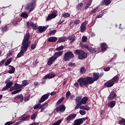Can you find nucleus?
Wrapping results in <instances>:
<instances>
[{
  "mask_svg": "<svg viewBox=\"0 0 125 125\" xmlns=\"http://www.w3.org/2000/svg\"><path fill=\"white\" fill-rule=\"evenodd\" d=\"M77 83H79L80 86L83 87L84 86H87L88 84H92L89 77L85 78L81 77L78 80Z\"/></svg>",
  "mask_w": 125,
  "mask_h": 125,
  "instance_id": "1",
  "label": "nucleus"
},
{
  "mask_svg": "<svg viewBox=\"0 0 125 125\" xmlns=\"http://www.w3.org/2000/svg\"><path fill=\"white\" fill-rule=\"evenodd\" d=\"M74 53L76 55H78V58L80 60H83L87 57V53L82 49H77L74 51Z\"/></svg>",
  "mask_w": 125,
  "mask_h": 125,
  "instance_id": "2",
  "label": "nucleus"
},
{
  "mask_svg": "<svg viewBox=\"0 0 125 125\" xmlns=\"http://www.w3.org/2000/svg\"><path fill=\"white\" fill-rule=\"evenodd\" d=\"M32 0V1L27 4L25 7V10H28L29 12H32L36 8V6H37V0Z\"/></svg>",
  "mask_w": 125,
  "mask_h": 125,
  "instance_id": "3",
  "label": "nucleus"
},
{
  "mask_svg": "<svg viewBox=\"0 0 125 125\" xmlns=\"http://www.w3.org/2000/svg\"><path fill=\"white\" fill-rule=\"evenodd\" d=\"M30 38L31 37L30 36V33H27L24 36L23 40L22 42V45L23 46H25V47L29 48L30 46Z\"/></svg>",
  "mask_w": 125,
  "mask_h": 125,
  "instance_id": "4",
  "label": "nucleus"
},
{
  "mask_svg": "<svg viewBox=\"0 0 125 125\" xmlns=\"http://www.w3.org/2000/svg\"><path fill=\"white\" fill-rule=\"evenodd\" d=\"M74 53L72 51H67L64 53L63 57V60L65 62L69 61L72 58H74Z\"/></svg>",
  "mask_w": 125,
  "mask_h": 125,
  "instance_id": "5",
  "label": "nucleus"
},
{
  "mask_svg": "<svg viewBox=\"0 0 125 125\" xmlns=\"http://www.w3.org/2000/svg\"><path fill=\"white\" fill-rule=\"evenodd\" d=\"M5 83H6V85L4 86V87L2 89V91H4L5 90H7L10 87L12 86L13 84V83L10 81V78H8L5 81Z\"/></svg>",
  "mask_w": 125,
  "mask_h": 125,
  "instance_id": "6",
  "label": "nucleus"
},
{
  "mask_svg": "<svg viewBox=\"0 0 125 125\" xmlns=\"http://www.w3.org/2000/svg\"><path fill=\"white\" fill-rule=\"evenodd\" d=\"M91 83L92 84L94 82H96L99 80V73L94 72L93 73V78L91 77H89Z\"/></svg>",
  "mask_w": 125,
  "mask_h": 125,
  "instance_id": "7",
  "label": "nucleus"
},
{
  "mask_svg": "<svg viewBox=\"0 0 125 125\" xmlns=\"http://www.w3.org/2000/svg\"><path fill=\"white\" fill-rule=\"evenodd\" d=\"M65 110H66V107H65V105L63 104L58 106L55 109V111H56L58 113V112H60V113H63V112H65Z\"/></svg>",
  "mask_w": 125,
  "mask_h": 125,
  "instance_id": "8",
  "label": "nucleus"
},
{
  "mask_svg": "<svg viewBox=\"0 0 125 125\" xmlns=\"http://www.w3.org/2000/svg\"><path fill=\"white\" fill-rule=\"evenodd\" d=\"M28 47H25V46H21V50L20 51V52L18 54L17 57L18 58H19L24 55V52H26L27 51V50L28 49Z\"/></svg>",
  "mask_w": 125,
  "mask_h": 125,
  "instance_id": "9",
  "label": "nucleus"
},
{
  "mask_svg": "<svg viewBox=\"0 0 125 125\" xmlns=\"http://www.w3.org/2000/svg\"><path fill=\"white\" fill-rule=\"evenodd\" d=\"M56 16H57V12L54 11L51 14L48 15L46 21H49L51 19H54Z\"/></svg>",
  "mask_w": 125,
  "mask_h": 125,
  "instance_id": "10",
  "label": "nucleus"
},
{
  "mask_svg": "<svg viewBox=\"0 0 125 125\" xmlns=\"http://www.w3.org/2000/svg\"><path fill=\"white\" fill-rule=\"evenodd\" d=\"M87 118L86 117H84V118L76 119V120H75L74 124H73V125H82V124L83 123V121H85V120H87Z\"/></svg>",
  "mask_w": 125,
  "mask_h": 125,
  "instance_id": "11",
  "label": "nucleus"
},
{
  "mask_svg": "<svg viewBox=\"0 0 125 125\" xmlns=\"http://www.w3.org/2000/svg\"><path fill=\"white\" fill-rule=\"evenodd\" d=\"M76 117H77V114L75 113L70 114L65 119L64 121L65 122H67L68 123L70 121L74 120Z\"/></svg>",
  "mask_w": 125,
  "mask_h": 125,
  "instance_id": "12",
  "label": "nucleus"
},
{
  "mask_svg": "<svg viewBox=\"0 0 125 125\" xmlns=\"http://www.w3.org/2000/svg\"><path fill=\"white\" fill-rule=\"evenodd\" d=\"M114 84H115V83H114V81L111 80H111L108 81L105 83H104V85L106 87H112V86H113V85H114Z\"/></svg>",
  "mask_w": 125,
  "mask_h": 125,
  "instance_id": "13",
  "label": "nucleus"
},
{
  "mask_svg": "<svg viewBox=\"0 0 125 125\" xmlns=\"http://www.w3.org/2000/svg\"><path fill=\"white\" fill-rule=\"evenodd\" d=\"M26 25L27 26V28H30V26H31L33 30H37V29H38V25H37V24L34 23V22H32L31 21L26 23Z\"/></svg>",
  "mask_w": 125,
  "mask_h": 125,
  "instance_id": "14",
  "label": "nucleus"
},
{
  "mask_svg": "<svg viewBox=\"0 0 125 125\" xmlns=\"http://www.w3.org/2000/svg\"><path fill=\"white\" fill-rule=\"evenodd\" d=\"M48 97H49V94H48L42 95L39 101V103H42V102H44L45 100L48 99Z\"/></svg>",
  "mask_w": 125,
  "mask_h": 125,
  "instance_id": "15",
  "label": "nucleus"
},
{
  "mask_svg": "<svg viewBox=\"0 0 125 125\" xmlns=\"http://www.w3.org/2000/svg\"><path fill=\"white\" fill-rule=\"evenodd\" d=\"M48 27L44 26H40L38 27V31L37 33H43V32L46 31V29H47Z\"/></svg>",
  "mask_w": 125,
  "mask_h": 125,
  "instance_id": "16",
  "label": "nucleus"
},
{
  "mask_svg": "<svg viewBox=\"0 0 125 125\" xmlns=\"http://www.w3.org/2000/svg\"><path fill=\"white\" fill-rule=\"evenodd\" d=\"M87 24V21H84L81 24V26H80V31L83 33V32H84L85 31V29H86V25Z\"/></svg>",
  "mask_w": 125,
  "mask_h": 125,
  "instance_id": "17",
  "label": "nucleus"
},
{
  "mask_svg": "<svg viewBox=\"0 0 125 125\" xmlns=\"http://www.w3.org/2000/svg\"><path fill=\"white\" fill-rule=\"evenodd\" d=\"M85 48H86L87 50H88V51H89V52L92 53V54L93 53H96V50L92 47H89L88 46V45H87V46H85Z\"/></svg>",
  "mask_w": 125,
  "mask_h": 125,
  "instance_id": "18",
  "label": "nucleus"
},
{
  "mask_svg": "<svg viewBox=\"0 0 125 125\" xmlns=\"http://www.w3.org/2000/svg\"><path fill=\"white\" fill-rule=\"evenodd\" d=\"M56 60V58H55L53 56L51 57H50L47 62V65L48 66H50V65H52L53 64V62L55 60Z\"/></svg>",
  "mask_w": 125,
  "mask_h": 125,
  "instance_id": "19",
  "label": "nucleus"
},
{
  "mask_svg": "<svg viewBox=\"0 0 125 125\" xmlns=\"http://www.w3.org/2000/svg\"><path fill=\"white\" fill-rule=\"evenodd\" d=\"M15 99L16 100H19V99H20V102L22 103L24 100V97L23 96V95L21 94L20 95H17L16 97H15Z\"/></svg>",
  "mask_w": 125,
  "mask_h": 125,
  "instance_id": "20",
  "label": "nucleus"
},
{
  "mask_svg": "<svg viewBox=\"0 0 125 125\" xmlns=\"http://www.w3.org/2000/svg\"><path fill=\"white\" fill-rule=\"evenodd\" d=\"M57 41V37H51L47 39V42H56Z\"/></svg>",
  "mask_w": 125,
  "mask_h": 125,
  "instance_id": "21",
  "label": "nucleus"
},
{
  "mask_svg": "<svg viewBox=\"0 0 125 125\" xmlns=\"http://www.w3.org/2000/svg\"><path fill=\"white\" fill-rule=\"evenodd\" d=\"M62 54H63V51H60L59 52H56L53 57L56 58V59H57V58H58V57H60V56H61V55H62Z\"/></svg>",
  "mask_w": 125,
  "mask_h": 125,
  "instance_id": "22",
  "label": "nucleus"
},
{
  "mask_svg": "<svg viewBox=\"0 0 125 125\" xmlns=\"http://www.w3.org/2000/svg\"><path fill=\"white\" fill-rule=\"evenodd\" d=\"M107 44L106 43H102L101 44V48L102 51H105V50H107Z\"/></svg>",
  "mask_w": 125,
  "mask_h": 125,
  "instance_id": "23",
  "label": "nucleus"
},
{
  "mask_svg": "<svg viewBox=\"0 0 125 125\" xmlns=\"http://www.w3.org/2000/svg\"><path fill=\"white\" fill-rule=\"evenodd\" d=\"M55 77V74L53 72H51V73L47 74L45 76V79H53Z\"/></svg>",
  "mask_w": 125,
  "mask_h": 125,
  "instance_id": "24",
  "label": "nucleus"
},
{
  "mask_svg": "<svg viewBox=\"0 0 125 125\" xmlns=\"http://www.w3.org/2000/svg\"><path fill=\"white\" fill-rule=\"evenodd\" d=\"M29 118H30V115L27 114H23L22 116H21V122H24V121H27V119H29Z\"/></svg>",
  "mask_w": 125,
  "mask_h": 125,
  "instance_id": "25",
  "label": "nucleus"
},
{
  "mask_svg": "<svg viewBox=\"0 0 125 125\" xmlns=\"http://www.w3.org/2000/svg\"><path fill=\"white\" fill-rule=\"evenodd\" d=\"M87 100H88V98L87 97H84L82 99L81 102V104L83 105H85L86 104V102H87Z\"/></svg>",
  "mask_w": 125,
  "mask_h": 125,
  "instance_id": "26",
  "label": "nucleus"
},
{
  "mask_svg": "<svg viewBox=\"0 0 125 125\" xmlns=\"http://www.w3.org/2000/svg\"><path fill=\"white\" fill-rule=\"evenodd\" d=\"M111 3V0H104L102 1L101 5H109Z\"/></svg>",
  "mask_w": 125,
  "mask_h": 125,
  "instance_id": "27",
  "label": "nucleus"
},
{
  "mask_svg": "<svg viewBox=\"0 0 125 125\" xmlns=\"http://www.w3.org/2000/svg\"><path fill=\"white\" fill-rule=\"evenodd\" d=\"M16 90L21 89L23 87V85L16 83L14 85Z\"/></svg>",
  "mask_w": 125,
  "mask_h": 125,
  "instance_id": "28",
  "label": "nucleus"
},
{
  "mask_svg": "<svg viewBox=\"0 0 125 125\" xmlns=\"http://www.w3.org/2000/svg\"><path fill=\"white\" fill-rule=\"evenodd\" d=\"M115 105H116V102L115 101H112L108 104V106L109 108L115 107Z\"/></svg>",
  "mask_w": 125,
  "mask_h": 125,
  "instance_id": "29",
  "label": "nucleus"
},
{
  "mask_svg": "<svg viewBox=\"0 0 125 125\" xmlns=\"http://www.w3.org/2000/svg\"><path fill=\"white\" fill-rule=\"evenodd\" d=\"M80 108L83 110H86V111H89L90 109V107L87 105H82L80 106Z\"/></svg>",
  "mask_w": 125,
  "mask_h": 125,
  "instance_id": "30",
  "label": "nucleus"
},
{
  "mask_svg": "<svg viewBox=\"0 0 125 125\" xmlns=\"http://www.w3.org/2000/svg\"><path fill=\"white\" fill-rule=\"evenodd\" d=\"M38 44V41L35 40L34 41V44H32L30 46V48L32 49H35L36 47H37V45Z\"/></svg>",
  "mask_w": 125,
  "mask_h": 125,
  "instance_id": "31",
  "label": "nucleus"
},
{
  "mask_svg": "<svg viewBox=\"0 0 125 125\" xmlns=\"http://www.w3.org/2000/svg\"><path fill=\"white\" fill-rule=\"evenodd\" d=\"M11 61H12V58L8 59L7 61L4 63L5 66H8V65L11 63Z\"/></svg>",
  "mask_w": 125,
  "mask_h": 125,
  "instance_id": "32",
  "label": "nucleus"
},
{
  "mask_svg": "<svg viewBox=\"0 0 125 125\" xmlns=\"http://www.w3.org/2000/svg\"><path fill=\"white\" fill-rule=\"evenodd\" d=\"M64 99H65V98L62 97L58 100L56 103V106H59V105H60V104H61V103L64 101Z\"/></svg>",
  "mask_w": 125,
  "mask_h": 125,
  "instance_id": "33",
  "label": "nucleus"
},
{
  "mask_svg": "<svg viewBox=\"0 0 125 125\" xmlns=\"http://www.w3.org/2000/svg\"><path fill=\"white\" fill-rule=\"evenodd\" d=\"M75 101H76V104H79V103H81L82 102V97H80V96L77 97L76 98Z\"/></svg>",
  "mask_w": 125,
  "mask_h": 125,
  "instance_id": "34",
  "label": "nucleus"
},
{
  "mask_svg": "<svg viewBox=\"0 0 125 125\" xmlns=\"http://www.w3.org/2000/svg\"><path fill=\"white\" fill-rule=\"evenodd\" d=\"M114 93H115V91H112L109 94V96L107 97V99L108 100H111L112 98H113V95H114Z\"/></svg>",
  "mask_w": 125,
  "mask_h": 125,
  "instance_id": "35",
  "label": "nucleus"
},
{
  "mask_svg": "<svg viewBox=\"0 0 125 125\" xmlns=\"http://www.w3.org/2000/svg\"><path fill=\"white\" fill-rule=\"evenodd\" d=\"M65 41H66V38L64 37H61L58 40V42L60 43L64 42H65Z\"/></svg>",
  "mask_w": 125,
  "mask_h": 125,
  "instance_id": "36",
  "label": "nucleus"
},
{
  "mask_svg": "<svg viewBox=\"0 0 125 125\" xmlns=\"http://www.w3.org/2000/svg\"><path fill=\"white\" fill-rule=\"evenodd\" d=\"M91 3H92V0H90L88 1V2L86 4L85 6V9H87V8H89V6L91 5Z\"/></svg>",
  "mask_w": 125,
  "mask_h": 125,
  "instance_id": "37",
  "label": "nucleus"
},
{
  "mask_svg": "<svg viewBox=\"0 0 125 125\" xmlns=\"http://www.w3.org/2000/svg\"><path fill=\"white\" fill-rule=\"evenodd\" d=\"M48 106V104L47 103H45L44 104H42H42H40V105L39 106V109H42L43 107H47Z\"/></svg>",
  "mask_w": 125,
  "mask_h": 125,
  "instance_id": "38",
  "label": "nucleus"
},
{
  "mask_svg": "<svg viewBox=\"0 0 125 125\" xmlns=\"http://www.w3.org/2000/svg\"><path fill=\"white\" fill-rule=\"evenodd\" d=\"M29 15L27 14V13L23 12L21 14V17L22 18H27Z\"/></svg>",
  "mask_w": 125,
  "mask_h": 125,
  "instance_id": "39",
  "label": "nucleus"
},
{
  "mask_svg": "<svg viewBox=\"0 0 125 125\" xmlns=\"http://www.w3.org/2000/svg\"><path fill=\"white\" fill-rule=\"evenodd\" d=\"M22 84H21V85H22V87L23 86H26V85H28V84H29V83H28V80H23L22 82Z\"/></svg>",
  "mask_w": 125,
  "mask_h": 125,
  "instance_id": "40",
  "label": "nucleus"
},
{
  "mask_svg": "<svg viewBox=\"0 0 125 125\" xmlns=\"http://www.w3.org/2000/svg\"><path fill=\"white\" fill-rule=\"evenodd\" d=\"M62 17H64V18H68V17H70L71 16V15L69 13H65L62 14Z\"/></svg>",
  "mask_w": 125,
  "mask_h": 125,
  "instance_id": "41",
  "label": "nucleus"
},
{
  "mask_svg": "<svg viewBox=\"0 0 125 125\" xmlns=\"http://www.w3.org/2000/svg\"><path fill=\"white\" fill-rule=\"evenodd\" d=\"M86 71V70H85V67L83 66L80 68V74H83L85 73Z\"/></svg>",
  "mask_w": 125,
  "mask_h": 125,
  "instance_id": "42",
  "label": "nucleus"
},
{
  "mask_svg": "<svg viewBox=\"0 0 125 125\" xmlns=\"http://www.w3.org/2000/svg\"><path fill=\"white\" fill-rule=\"evenodd\" d=\"M22 91V89H20L19 90H16L14 91H13L11 93V94L14 95V94H17V93H19V92H21Z\"/></svg>",
  "mask_w": 125,
  "mask_h": 125,
  "instance_id": "43",
  "label": "nucleus"
},
{
  "mask_svg": "<svg viewBox=\"0 0 125 125\" xmlns=\"http://www.w3.org/2000/svg\"><path fill=\"white\" fill-rule=\"evenodd\" d=\"M111 80L113 81V83H115V82H118L119 81V77L118 76H115L112 79H111Z\"/></svg>",
  "mask_w": 125,
  "mask_h": 125,
  "instance_id": "44",
  "label": "nucleus"
},
{
  "mask_svg": "<svg viewBox=\"0 0 125 125\" xmlns=\"http://www.w3.org/2000/svg\"><path fill=\"white\" fill-rule=\"evenodd\" d=\"M15 72V67H12L11 69L8 71L9 74H13Z\"/></svg>",
  "mask_w": 125,
  "mask_h": 125,
  "instance_id": "45",
  "label": "nucleus"
},
{
  "mask_svg": "<svg viewBox=\"0 0 125 125\" xmlns=\"http://www.w3.org/2000/svg\"><path fill=\"white\" fill-rule=\"evenodd\" d=\"M57 30H51L48 34V36H52V35H55V34L56 33Z\"/></svg>",
  "mask_w": 125,
  "mask_h": 125,
  "instance_id": "46",
  "label": "nucleus"
},
{
  "mask_svg": "<svg viewBox=\"0 0 125 125\" xmlns=\"http://www.w3.org/2000/svg\"><path fill=\"white\" fill-rule=\"evenodd\" d=\"M125 123V119L122 118L121 120L118 121V125H123Z\"/></svg>",
  "mask_w": 125,
  "mask_h": 125,
  "instance_id": "47",
  "label": "nucleus"
},
{
  "mask_svg": "<svg viewBox=\"0 0 125 125\" xmlns=\"http://www.w3.org/2000/svg\"><path fill=\"white\" fill-rule=\"evenodd\" d=\"M74 38H75V35L72 34V35L68 36L67 40H68V41H72Z\"/></svg>",
  "mask_w": 125,
  "mask_h": 125,
  "instance_id": "48",
  "label": "nucleus"
},
{
  "mask_svg": "<svg viewBox=\"0 0 125 125\" xmlns=\"http://www.w3.org/2000/svg\"><path fill=\"white\" fill-rule=\"evenodd\" d=\"M64 49L63 46H60L56 48V51H60V50H62V49Z\"/></svg>",
  "mask_w": 125,
  "mask_h": 125,
  "instance_id": "49",
  "label": "nucleus"
},
{
  "mask_svg": "<svg viewBox=\"0 0 125 125\" xmlns=\"http://www.w3.org/2000/svg\"><path fill=\"white\" fill-rule=\"evenodd\" d=\"M61 123H62V120L61 119L57 121L56 123L53 124L52 125H59L60 124H61Z\"/></svg>",
  "mask_w": 125,
  "mask_h": 125,
  "instance_id": "50",
  "label": "nucleus"
},
{
  "mask_svg": "<svg viewBox=\"0 0 125 125\" xmlns=\"http://www.w3.org/2000/svg\"><path fill=\"white\" fill-rule=\"evenodd\" d=\"M74 25H79V24L81 23V21L79 19H77L74 21Z\"/></svg>",
  "mask_w": 125,
  "mask_h": 125,
  "instance_id": "51",
  "label": "nucleus"
},
{
  "mask_svg": "<svg viewBox=\"0 0 125 125\" xmlns=\"http://www.w3.org/2000/svg\"><path fill=\"white\" fill-rule=\"evenodd\" d=\"M87 41V37H85V36H83L82 37V42H86Z\"/></svg>",
  "mask_w": 125,
  "mask_h": 125,
  "instance_id": "52",
  "label": "nucleus"
},
{
  "mask_svg": "<svg viewBox=\"0 0 125 125\" xmlns=\"http://www.w3.org/2000/svg\"><path fill=\"white\" fill-rule=\"evenodd\" d=\"M76 105L75 107V110H78V109H79V108H80V107H81L80 106H82V103H79V104H76Z\"/></svg>",
  "mask_w": 125,
  "mask_h": 125,
  "instance_id": "53",
  "label": "nucleus"
},
{
  "mask_svg": "<svg viewBox=\"0 0 125 125\" xmlns=\"http://www.w3.org/2000/svg\"><path fill=\"white\" fill-rule=\"evenodd\" d=\"M37 113H34L31 116V120H35L36 119V117H37Z\"/></svg>",
  "mask_w": 125,
  "mask_h": 125,
  "instance_id": "54",
  "label": "nucleus"
},
{
  "mask_svg": "<svg viewBox=\"0 0 125 125\" xmlns=\"http://www.w3.org/2000/svg\"><path fill=\"white\" fill-rule=\"evenodd\" d=\"M79 113L82 116H83V115H85V114H86V112H85V110H80L79 111Z\"/></svg>",
  "mask_w": 125,
  "mask_h": 125,
  "instance_id": "55",
  "label": "nucleus"
},
{
  "mask_svg": "<svg viewBox=\"0 0 125 125\" xmlns=\"http://www.w3.org/2000/svg\"><path fill=\"white\" fill-rule=\"evenodd\" d=\"M70 96H71V92H70V91H68L66 93L65 97L66 98H69V97H70Z\"/></svg>",
  "mask_w": 125,
  "mask_h": 125,
  "instance_id": "56",
  "label": "nucleus"
},
{
  "mask_svg": "<svg viewBox=\"0 0 125 125\" xmlns=\"http://www.w3.org/2000/svg\"><path fill=\"white\" fill-rule=\"evenodd\" d=\"M40 105H41L40 103L37 104L34 107V110H37V109H39V107H40Z\"/></svg>",
  "mask_w": 125,
  "mask_h": 125,
  "instance_id": "57",
  "label": "nucleus"
},
{
  "mask_svg": "<svg viewBox=\"0 0 125 125\" xmlns=\"http://www.w3.org/2000/svg\"><path fill=\"white\" fill-rule=\"evenodd\" d=\"M107 11H108V9H105L104 10L102 11L101 12V13H102V14H103V15H104V14H106V13H107Z\"/></svg>",
  "mask_w": 125,
  "mask_h": 125,
  "instance_id": "58",
  "label": "nucleus"
},
{
  "mask_svg": "<svg viewBox=\"0 0 125 125\" xmlns=\"http://www.w3.org/2000/svg\"><path fill=\"white\" fill-rule=\"evenodd\" d=\"M75 65H76V63H73L72 62H69L68 64V66L69 67H75Z\"/></svg>",
  "mask_w": 125,
  "mask_h": 125,
  "instance_id": "59",
  "label": "nucleus"
},
{
  "mask_svg": "<svg viewBox=\"0 0 125 125\" xmlns=\"http://www.w3.org/2000/svg\"><path fill=\"white\" fill-rule=\"evenodd\" d=\"M97 10H98V7H97L95 8L92 9V13H96V12H97Z\"/></svg>",
  "mask_w": 125,
  "mask_h": 125,
  "instance_id": "60",
  "label": "nucleus"
},
{
  "mask_svg": "<svg viewBox=\"0 0 125 125\" xmlns=\"http://www.w3.org/2000/svg\"><path fill=\"white\" fill-rule=\"evenodd\" d=\"M9 91H13V90H16V89H15V86H11L9 88Z\"/></svg>",
  "mask_w": 125,
  "mask_h": 125,
  "instance_id": "61",
  "label": "nucleus"
},
{
  "mask_svg": "<svg viewBox=\"0 0 125 125\" xmlns=\"http://www.w3.org/2000/svg\"><path fill=\"white\" fill-rule=\"evenodd\" d=\"M104 70L105 72H108V71H110V67H105L104 68Z\"/></svg>",
  "mask_w": 125,
  "mask_h": 125,
  "instance_id": "62",
  "label": "nucleus"
},
{
  "mask_svg": "<svg viewBox=\"0 0 125 125\" xmlns=\"http://www.w3.org/2000/svg\"><path fill=\"white\" fill-rule=\"evenodd\" d=\"M14 124V122H6L4 125H13Z\"/></svg>",
  "mask_w": 125,
  "mask_h": 125,
  "instance_id": "63",
  "label": "nucleus"
},
{
  "mask_svg": "<svg viewBox=\"0 0 125 125\" xmlns=\"http://www.w3.org/2000/svg\"><path fill=\"white\" fill-rule=\"evenodd\" d=\"M5 62V60H2L1 62H0V67H1V66H2V64H4Z\"/></svg>",
  "mask_w": 125,
  "mask_h": 125,
  "instance_id": "64",
  "label": "nucleus"
}]
</instances>
